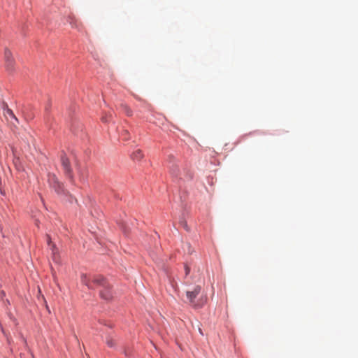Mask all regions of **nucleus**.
I'll list each match as a JSON object with an SVG mask.
<instances>
[{
    "mask_svg": "<svg viewBox=\"0 0 358 358\" xmlns=\"http://www.w3.org/2000/svg\"><path fill=\"white\" fill-rule=\"evenodd\" d=\"M94 285L99 289L100 297L105 301H110L114 298L115 292L112 285L103 277H96L93 280Z\"/></svg>",
    "mask_w": 358,
    "mask_h": 358,
    "instance_id": "nucleus-1",
    "label": "nucleus"
},
{
    "mask_svg": "<svg viewBox=\"0 0 358 358\" xmlns=\"http://www.w3.org/2000/svg\"><path fill=\"white\" fill-rule=\"evenodd\" d=\"M170 163L171 165L169 169L171 175L174 177H178L179 176L180 172L178 165L176 163H175V162H170Z\"/></svg>",
    "mask_w": 358,
    "mask_h": 358,
    "instance_id": "nucleus-7",
    "label": "nucleus"
},
{
    "mask_svg": "<svg viewBox=\"0 0 358 358\" xmlns=\"http://www.w3.org/2000/svg\"><path fill=\"white\" fill-rule=\"evenodd\" d=\"M4 58L6 62V66L8 71H12L14 68L15 62L12 56L11 52L6 49L4 52Z\"/></svg>",
    "mask_w": 358,
    "mask_h": 358,
    "instance_id": "nucleus-5",
    "label": "nucleus"
},
{
    "mask_svg": "<svg viewBox=\"0 0 358 358\" xmlns=\"http://www.w3.org/2000/svg\"><path fill=\"white\" fill-rule=\"evenodd\" d=\"M106 344L109 347H113L115 345V341L112 338L108 337V338H106Z\"/></svg>",
    "mask_w": 358,
    "mask_h": 358,
    "instance_id": "nucleus-12",
    "label": "nucleus"
},
{
    "mask_svg": "<svg viewBox=\"0 0 358 358\" xmlns=\"http://www.w3.org/2000/svg\"><path fill=\"white\" fill-rule=\"evenodd\" d=\"M201 287L199 285L195 286L192 290L186 292V296L189 303L194 308H201L207 301V297L201 294Z\"/></svg>",
    "mask_w": 358,
    "mask_h": 358,
    "instance_id": "nucleus-2",
    "label": "nucleus"
},
{
    "mask_svg": "<svg viewBox=\"0 0 358 358\" xmlns=\"http://www.w3.org/2000/svg\"><path fill=\"white\" fill-rule=\"evenodd\" d=\"M61 163L63 168L64 173L67 178L70 180V181H73V174L72 171L70 167V163L69 159L66 157L65 155H62L61 157Z\"/></svg>",
    "mask_w": 358,
    "mask_h": 358,
    "instance_id": "nucleus-3",
    "label": "nucleus"
},
{
    "mask_svg": "<svg viewBox=\"0 0 358 358\" xmlns=\"http://www.w3.org/2000/svg\"><path fill=\"white\" fill-rule=\"evenodd\" d=\"M143 156V153L141 150H136L132 153L131 157L134 160L140 161Z\"/></svg>",
    "mask_w": 358,
    "mask_h": 358,
    "instance_id": "nucleus-9",
    "label": "nucleus"
},
{
    "mask_svg": "<svg viewBox=\"0 0 358 358\" xmlns=\"http://www.w3.org/2000/svg\"><path fill=\"white\" fill-rule=\"evenodd\" d=\"M46 238H47L48 245L50 246V250H52V255H53V259L55 261H56V259H57V254L58 252V250L56 248L55 244L52 243L51 238H50L49 235L46 236Z\"/></svg>",
    "mask_w": 358,
    "mask_h": 358,
    "instance_id": "nucleus-6",
    "label": "nucleus"
},
{
    "mask_svg": "<svg viewBox=\"0 0 358 358\" xmlns=\"http://www.w3.org/2000/svg\"><path fill=\"white\" fill-rule=\"evenodd\" d=\"M82 281L84 284H85L87 286H88V282H87V275H83L82 276Z\"/></svg>",
    "mask_w": 358,
    "mask_h": 358,
    "instance_id": "nucleus-13",
    "label": "nucleus"
},
{
    "mask_svg": "<svg viewBox=\"0 0 358 358\" xmlns=\"http://www.w3.org/2000/svg\"><path fill=\"white\" fill-rule=\"evenodd\" d=\"M120 107L122 109V110L127 114V115H128V116L132 115V110L130 109V108L127 105H126L124 103H122L120 105Z\"/></svg>",
    "mask_w": 358,
    "mask_h": 358,
    "instance_id": "nucleus-11",
    "label": "nucleus"
},
{
    "mask_svg": "<svg viewBox=\"0 0 358 358\" xmlns=\"http://www.w3.org/2000/svg\"><path fill=\"white\" fill-rule=\"evenodd\" d=\"M48 182L58 194L64 192L62 184H61L55 174H48Z\"/></svg>",
    "mask_w": 358,
    "mask_h": 358,
    "instance_id": "nucleus-4",
    "label": "nucleus"
},
{
    "mask_svg": "<svg viewBox=\"0 0 358 358\" xmlns=\"http://www.w3.org/2000/svg\"><path fill=\"white\" fill-rule=\"evenodd\" d=\"M4 115L8 119V120H9L10 119H13L17 122H18L17 119L16 118V117L13 114V111L10 109L8 108V107H6V108L5 109Z\"/></svg>",
    "mask_w": 358,
    "mask_h": 358,
    "instance_id": "nucleus-10",
    "label": "nucleus"
},
{
    "mask_svg": "<svg viewBox=\"0 0 358 358\" xmlns=\"http://www.w3.org/2000/svg\"><path fill=\"white\" fill-rule=\"evenodd\" d=\"M50 103H48V104L45 106V110H46V111H48V110H49V108H50Z\"/></svg>",
    "mask_w": 358,
    "mask_h": 358,
    "instance_id": "nucleus-16",
    "label": "nucleus"
},
{
    "mask_svg": "<svg viewBox=\"0 0 358 358\" xmlns=\"http://www.w3.org/2000/svg\"><path fill=\"white\" fill-rule=\"evenodd\" d=\"M68 22L71 24L72 28L77 29L78 31L81 30V24L76 19L69 17Z\"/></svg>",
    "mask_w": 358,
    "mask_h": 358,
    "instance_id": "nucleus-8",
    "label": "nucleus"
},
{
    "mask_svg": "<svg viewBox=\"0 0 358 358\" xmlns=\"http://www.w3.org/2000/svg\"><path fill=\"white\" fill-rule=\"evenodd\" d=\"M122 135L125 136V137H124L125 140H127V139L129 138V132L127 130L124 131Z\"/></svg>",
    "mask_w": 358,
    "mask_h": 358,
    "instance_id": "nucleus-14",
    "label": "nucleus"
},
{
    "mask_svg": "<svg viewBox=\"0 0 358 358\" xmlns=\"http://www.w3.org/2000/svg\"><path fill=\"white\" fill-rule=\"evenodd\" d=\"M199 332H200L201 334H203L201 329H199Z\"/></svg>",
    "mask_w": 358,
    "mask_h": 358,
    "instance_id": "nucleus-17",
    "label": "nucleus"
},
{
    "mask_svg": "<svg viewBox=\"0 0 358 358\" xmlns=\"http://www.w3.org/2000/svg\"><path fill=\"white\" fill-rule=\"evenodd\" d=\"M189 273V268L188 266H185V274L188 275Z\"/></svg>",
    "mask_w": 358,
    "mask_h": 358,
    "instance_id": "nucleus-15",
    "label": "nucleus"
}]
</instances>
